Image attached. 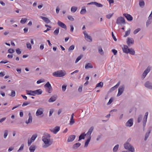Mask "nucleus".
I'll list each match as a JSON object with an SVG mask.
<instances>
[{
    "instance_id": "14",
    "label": "nucleus",
    "mask_w": 152,
    "mask_h": 152,
    "mask_svg": "<svg viewBox=\"0 0 152 152\" xmlns=\"http://www.w3.org/2000/svg\"><path fill=\"white\" fill-rule=\"evenodd\" d=\"M144 86L146 88L151 89H152V83L148 81L144 84Z\"/></svg>"
},
{
    "instance_id": "57",
    "label": "nucleus",
    "mask_w": 152,
    "mask_h": 152,
    "mask_svg": "<svg viewBox=\"0 0 152 152\" xmlns=\"http://www.w3.org/2000/svg\"><path fill=\"white\" fill-rule=\"evenodd\" d=\"M75 122L74 119H70L69 124L70 125H73Z\"/></svg>"
},
{
    "instance_id": "32",
    "label": "nucleus",
    "mask_w": 152,
    "mask_h": 152,
    "mask_svg": "<svg viewBox=\"0 0 152 152\" xmlns=\"http://www.w3.org/2000/svg\"><path fill=\"white\" fill-rule=\"evenodd\" d=\"M77 8L75 6H73L72 7L71 9V12L74 13L77 10Z\"/></svg>"
},
{
    "instance_id": "46",
    "label": "nucleus",
    "mask_w": 152,
    "mask_h": 152,
    "mask_svg": "<svg viewBox=\"0 0 152 152\" xmlns=\"http://www.w3.org/2000/svg\"><path fill=\"white\" fill-rule=\"evenodd\" d=\"M59 32V28H57L56 30L54 31V34L56 35H57Z\"/></svg>"
},
{
    "instance_id": "12",
    "label": "nucleus",
    "mask_w": 152,
    "mask_h": 152,
    "mask_svg": "<svg viewBox=\"0 0 152 152\" xmlns=\"http://www.w3.org/2000/svg\"><path fill=\"white\" fill-rule=\"evenodd\" d=\"M44 111V109L42 108H40L38 109L36 113V115L38 116L42 115L43 114Z\"/></svg>"
},
{
    "instance_id": "39",
    "label": "nucleus",
    "mask_w": 152,
    "mask_h": 152,
    "mask_svg": "<svg viewBox=\"0 0 152 152\" xmlns=\"http://www.w3.org/2000/svg\"><path fill=\"white\" fill-rule=\"evenodd\" d=\"M8 134V131L7 130H5L4 132V137L6 138Z\"/></svg>"
},
{
    "instance_id": "64",
    "label": "nucleus",
    "mask_w": 152,
    "mask_h": 152,
    "mask_svg": "<svg viewBox=\"0 0 152 152\" xmlns=\"http://www.w3.org/2000/svg\"><path fill=\"white\" fill-rule=\"evenodd\" d=\"M113 14H109L106 15V18L107 19H110L112 16Z\"/></svg>"
},
{
    "instance_id": "47",
    "label": "nucleus",
    "mask_w": 152,
    "mask_h": 152,
    "mask_svg": "<svg viewBox=\"0 0 152 152\" xmlns=\"http://www.w3.org/2000/svg\"><path fill=\"white\" fill-rule=\"evenodd\" d=\"M82 57V56H81V55L78 56L75 60V63H77L79 60H80L81 59Z\"/></svg>"
},
{
    "instance_id": "19",
    "label": "nucleus",
    "mask_w": 152,
    "mask_h": 152,
    "mask_svg": "<svg viewBox=\"0 0 152 152\" xmlns=\"http://www.w3.org/2000/svg\"><path fill=\"white\" fill-rule=\"evenodd\" d=\"M123 15L128 20L131 21L133 19L132 17L129 14L127 13H124L123 14Z\"/></svg>"
},
{
    "instance_id": "11",
    "label": "nucleus",
    "mask_w": 152,
    "mask_h": 152,
    "mask_svg": "<svg viewBox=\"0 0 152 152\" xmlns=\"http://www.w3.org/2000/svg\"><path fill=\"white\" fill-rule=\"evenodd\" d=\"M150 69L149 67H148L146 70H145L142 74V78L143 79L147 74L150 72Z\"/></svg>"
},
{
    "instance_id": "40",
    "label": "nucleus",
    "mask_w": 152,
    "mask_h": 152,
    "mask_svg": "<svg viewBox=\"0 0 152 152\" xmlns=\"http://www.w3.org/2000/svg\"><path fill=\"white\" fill-rule=\"evenodd\" d=\"M140 7H142L145 5V3L143 1H140L139 3Z\"/></svg>"
},
{
    "instance_id": "49",
    "label": "nucleus",
    "mask_w": 152,
    "mask_h": 152,
    "mask_svg": "<svg viewBox=\"0 0 152 152\" xmlns=\"http://www.w3.org/2000/svg\"><path fill=\"white\" fill-rule=\"evenodd\" d=\"M141 29L140 28H138L135 30H134L133 32V34H137L138 32Z\"/></svg>"
},
{
    "instance_id": "23",
    "label": "nucleus",
    "mask_w": 152,
    "mask_h": 152,
    "mask_svg": "<svg viewBox=\"0 0 152 152\" xmlns=\"http://www.w3.org/2000/svg\"><path fill=\"white\" fill-rule=\"evenodd\" d=\"M132 145L128 142H126L124 144V147L125 149H128Z\"/></svg>"
},
{
    "instance_id": "24",
    "label": "nucleus",
    "mask_w": 152,
    "mask_h": 152,
    "mask_svg": "<svg viewBox=\"0 0 152 152\" xmlns=\"http://www.w3.org/2000/svg\"><path fill=\"white\" fill-rule=\"evenodd\" d=\"M40 18L47 23H48L50 22V20L47 18L41 16H40Z\"/></svg>"
},
{
    "instance_id": "13",
    "label": "nucleus",
    "mask_w": 152,
    "mask_h": 152,
    "mask_svg": "<svg viewBox=\"0 0 152 152\" xmlns=\"http://www.w3.org/2000/svg\"><path fill=\"white\" fill-rule=\"evenodd\" d=\"M60 129V127L57 126L54 128L50 129V130L51 132L54 134H56L59 131Z\"/></svg>"
},
{
    "instance_id": "48",
    "label": "nucleus",
    "mask_w": 152,
    "mask_h": 152,
    "mask_svg": "<svg viewBox=\"0 0 152 152\" xmlns=\"http://www.w3.org/2000/svg\"><path fill=\"white\" fill-rule=\"evenodd\" d=\"M86 12V10L85 8L82 9L80 12V13L82 14H83Z\"/></svg>"
},
{
    "instance_id": "59",
    "label": "nucleus",
    "mask_w": 152,
    "mask_h": 152,
    "mask_svg": "<svg viewBox=\"0 0 152 152\" xmlns=\"http://www.w3.org/2000/svg\"><path fill=\"white\" fill-rule=\"evenodd\" d=\"M112 52L113 53L114 55H116L117 53V51L115 49H112Z\"/></svg>"
},
{
    "instance_id": "2",
    "label": "nucleus",
    "mask_w": 152,
    "mask_h": 152,
    "mask_svg": "<svg viewBox=\"0 0 152 152\" xmlns=\"http://www.w3.org/2000/svg\"><path fill=\"white\" fill-rule=\"evenodd\" d=\"M123 52L126 53H129L130 54L134 55L135 54V52L134 50L132 48H129L127 45H124L122 47Z\"/></svg>"
},
{
    "instance_id": "5",
    "label": "nucleus",
    "mask_w": 152,
    "mask_h": 152,
    "mask_svg": "<svg viewBox=\"0 0 152 152\" xmlns=\"http://www.w3.org/2000/svg\"><path fill=\"white\" fill-rule=\"evenodd\" d=\"M116 23L118 24H125V22L124 18L121 17H118Z\"/></svg>"
},
{
    "instance_id": "43",
    "label": "nucleus",
    "mask_w": 152,
    "mask_h": 152,
    "mask_svg": "<svg viewBox=\"0 0 152 152\" xmlns=\"http://www.w3.org/2000/svg\"><path fill=\"white\" fill-rule=\"evenodd\" d=\"M27 20V19L26 18H22L20 21V23L23 24L26 22Z\"/></svg>"
},
{
    "instance_id": "38",
    "label": "nucleus",
    "mask_w": 152,
    "mask_h": 152,
    "mask_svg": "<svg viewBox=\"0 0 152 152\" xmlns=\"http://www.w3.org/2000/svg\"><path fill=\"white\" fill-rule=\"evenodd\" d=\"M130 32V28H129L127 31L126 32L125 35H124V37H126L128 36Z\"/></svg>"
},
{
    "instance_id": "1",
    "label": "nucleus",
    "mask_w": 152,
    "mask_h": 152,
    "mask_svg": "<svg viewBox=\"0 0 152 152\" xmlns=\"http://www.w3.org/2000/svg\"><path fill=\"white\" fill-rule=\"evenodd\" d=\"M50 135L49 134H46L42 137V140L44 143L42 145V147L47 148L50 146L52 144V142L50 140Z\"/></svg>"
},
{
    "instance_id": "61",
    "label": "nucleus",
    "mask_w": 152,
    "mask_h": 152,
    "mask_svg": "<svg viewBox=\"0 0 152 152\" xmlns=\"http://www.w3.org/2000/svg\"><path fill=\"white\" fill-rule=\"evenodd\" d=\"M82 87H83V86H82V85L80 86H79V87L78 89V91L79 92H80L82 91Z\"/></svg>"
},
{
    "instance_id": "50",
    "label": "nucleus",
    "mask_w": 152,
    "mask_h": 152,
    "mask_svg": "<svg viewBox=\"0 0 152 152\" xmlns=\"http://www.w3.org/2000/svg\"><path fill=\"white\" fill-rule=\"evenodd\" d=\"M95 5L98 7H102L103 5L101 4L98 3L97 2L95 3Z\"/></svg>"
},
{
    "instance_id": "44",
    "label": "nucleus",
    "mask_w": 152,
    "mask_h": 152,
    "mask_svg": "<svg viewBox=\"0 0 152 152\" xmlns=\"http://www.w3.org/2000/svg\"><path fill=\"white\" fill-rule=\"evenodd\" d=\"M103 86V83L102 82H100L99 83H98L96 85V87H102Z\"/></svg>"
},
{
    "instance_id": "20",
    "label": "nucleus",
    "mask_w": 152,
    "mask_h": 152,
    "mask_svg": "<svg viewBox=\"0 0 152 152\" xmlns=\"http://www.w3.org/2000/svg\"><path fill=\"white\" fill-rule=\"evenodd\" d=\"M29 118L28 121H26L25 122L27 124L31 123L32 122V118L30 113H28Z\"/></svg>"
},
{
    "instance_id": "55",
    "label": "nucleus",
    "mask_w": 152,
    "mask_h": 152,
    "mask_svg": "<svg viewBox=\"0 0 152 152\" xmlns=\"http://www.w3.org/2000/svg\"><path fill=\"white\" fill-rule=\"evenodd\" d=\"M15 92L14 91H12L11 92V94L10 95V96L14 97L15 96Z\"/></svg>"
},
{
    "instance_id": "45",
    "label": "nucleus",
    "mask_w": 152,
    "mask_h": 152,
    "mask_svg": "<svg viewBox=\"0 0 152 152\" xmlns=\"http://www.w3.org/2000/svg\"><path fill=\"white\" fill-rule=\"evenodd\" d=\"M142 116L141 115H139L137 118L138 123H139L142 120Z\"/></svg>"
},
{
    "instance_id": "30",
    "label": "nucleus",
    "mask_w": 152,
    "mask_h": 152,
    "mask_svg": "<svg viewBox=\"0 0 152 152\" xmlns=\"http://www.w3.org/2000/svg\"><path fill=\"white\" fill-rule=\"evenodd\" d=\"M56 98L55 97H52L48 100V102H53L55 101L56 100Z\"/></svg>"
},
{
    "instance_id": "33",
    "label": "nucleus",
    "mask_w": 152,
    "mask_h": 152,
    "mask_svg": "<svg viewBox=\"0 0 152 152\" xmlns=\"http://www.w3.org/2000/svg\"><path fill=\"white\" fill-rule=\"evenodd\" d=\"M119 148V145L117 144L116 145L113 149V152H116L118 150Z\"/></svg>"
},
{
    "instance_id": "8",
    "label": "nucleus",
    "mask_w": 152,
    "mask_h": 152,
    "mask_svg": "<svg viewBox=\"0 0 152 152\" xmlns=\"http://www.w3.org/2000/svg\"><path fill=\"white\" fill-rule=\"evenodd\" d=\"M148 112H146L145 113L144 116V118L143 119V129L144 130L145 127L146 125V124L147 121V118L148 117Z\"/></svg>"
},
{
    "instance_id": "36",
    "label": "nucleus",
    "mask_w": 152,
    "mask_h": 152,
    "mask_svg": "<svg viewBox=\"0 0 152 152\" xmlns=\"http://www.w3.org/2000/svg\"><path fill=\"white\" fill-rule=\"evenodd\" d=\"M44 87L46 88H52L51 85L49 82H47V83L44 85Z\"/></svg>"
},
{
    "instance_id": "37",
    "label": "nucleus",
    "mask_w": 152,
    "mask_h": 152,
    "mask_svg": "<svg viewBox=\"0 0 152 152\" xmlns=\"http://www.w3.org/2000/svg\"><path fill=\"white\" fill-rule=\"evenodd\" d=\"M150 131L148 132H147L146 133L145 135V138H144V140L145 141H146L147 140V138H148V137L149 135V134H150Z\"/></svg>"
},
{
    "instance_id": "53",
    "label": "nucleus",
    "mask_w": 152,
    "mask_h": 152,
    "mask_svg": "<svg viewBox=\"0 0 152 152\" xmlns=\"http://www.w3.org/2000/svg\"><path fill=\"white\" fill-rule=\"evenodd\" d=\"M151 19L152 18L150 19L148 18V20L146 22L147 26L149 25L151 23Z\"/></svg>"
},
{
    "instance_id": "21",
    "label": "nucleus",
    "mask_w": 152,
    "mask_h": 152,
    "mask_svg": "<svg viewBox=\"0 0 152 152\" xmlns=\"http://www.w3.org/2000/svg\"><path fill=\"white\" fill-rule=\"evenodd\" d=\"M75 135H71L68 138L67 142H68L73 141L75 139Z\"/></svg>"
},
{
    "instance_id": "60",
    "label": "nucleus",
    "mask_w": 152,
    "mask_h": 152,
    "mask_svg": "<svg viewBox=\"0 0 152 152\" xmlns=\"http://www.w3.org/2000/svg\"><path fill=\"white\" fill-rule=\"evenodd\" d=\"M16 52L18 54H20L21 53V51H20V49L19 48H17L16 49Z\"/></svg>"
},
{
    "instance_id": "31",
    "label": "nucleus",
    "mask_w": 152,
    "mask_h": 152,
    "mask_svg": "<svg viewBox=\"0 0 152 152\" xmlns=\"http://www.w3.org/2000/svg\"><path fill=\"white\" fill-rule=\"evenodd\" d=\"M35 149L34 146L31 145L29 148V150L30 152H34Z\"/></svg>"
},
{
    "instance_id": "28",
    "label": "nucleus",
    "mask_w": 152,
    "mask_h": 152,
    "mask_svg": "<svg viewBox=\"0 0 152 152\" xmlns=\"http://www.w3.org/2000/svg\"><path fill=\"white\" fill-rule=\"evenodd\" d=\"M85 136L86 135L85 133H83L79 137L78 141H80L82 139H84Z\"/></svg>"
},
{
    "instance_id": "42",
    "label": "nucleus",
    "mask_w": 152,
    "mask_h": 152,
    "mask_svg": "<svg viewBox=\"0 0 152 152\" xmlns=\"http://www.w3.org/2000/svg\"><path fill=\"white\" fill-rule=\"evenodd\" d=\"M26 45L27 48L28 49H29V50H31V45L29 42H27L26 43Z\"/></svg>"
},
{
    "instance_id": "22",
    "label": "nucleus",
    "mask_w": 152,
    "mask_h": 152,
    "mask_svg": "<svg viewBox=\"0 0 152 152\" xmlns=\"http://www.w3.org/2000/svg\"><path fill=\"white\" fill-rule=\"evenodd\" d=\"M120 84V82H119L115 86L111 88L110 90V92H112L114 91L115 89H116L119 86Z\"/></svg>"
},
{
    "instance_id": "51",
    "label": "nucleus",
    "mask_w": 152,
    "mask_h": 152,
    "mask_svg": "<svg viewBox=\"0 0 152 152\" xmlns=\"http://www.w3.org/2000/svg\"><path fill=\"white\" fill-rule=\"evenodd\" d=\"M24 147V145L23 144H22L19 149L18 150V152H20V151H22L23 150Z\"/></svg>"
},
{
    "instance_id": "10",
    "label": "nucleus",
    "mask_w": 152,
    "mask_h": 152,
    "mask_svg": "<svg viewBox=\"0 0 152 152\" xmlns=\"http://www.w3.org/2000/svg\"><path fill=\"white\" fill-rule=\"evenodd\" d=\"M133 124V119L130 118L129 119L125 124V126L127 127H131Z\"/></svg>"
},
{
    "instance_id": "26",
    "label": "nucleus",
    "mask_w": 152,
    "mask_h": 152,
    "mask_svg": "<svg viewBox=\"0 0 152 152\" xmlns=\"http://www.w3.org/2000/svg\"><path fill=\"white\" fill-rule=\"evenodd\" d=\"M93 67L92 65L90 63H88L86 64L85 66V68L86 69H88L89 68H92Z\"/></svg>"
},
{
    "instance_id": "4",
    "label": "nucleus",
    "mask_w": 152,
    "mask_h": 152,
    "mask_svg": "<svg viewBox=\"0 0 152 152\" xmlns=\"http://www.w3.org/2000/svg\"><path fill=\"white\" fill-rule=\"evenodd\" d=\"M66 73L65 71L62 70L54 72L53 75L54 76L56 77H62L65 75Z\"/></svg>"
},
{
    "instance_id": "62",
    "label": "nucleus",
    "mask_w": 152,
    "mask_h": 152,
    "mask_svg": "<svg viewBox=\"0 0 152 152\" xmlns=\"http://www.w3.org/2000/svg\"><path fill=\"white\" fill-rule=\"evenodd\" d=\"M53 109H51L50 110V113H49V116H51L52 114H53Z\"/></svg>"
},
{
    "instance_id": "3",
    "label": "nucleus",
    "mask_w": 152,
    "mask_h": 152,
    "mask_svg": "<svg viewBox=\"0 0 152 152\" xmlns=\"http://www.w3.org/2000/svg\"><path fill=\"white\" fill-rule=\"evenodd\" d=\"M27 94L31 96H34L36 95L41 94L42 93V91L41 89H37L35 91H26Z\"/></svg>"
},
{
    "instance_id": "54",
    "label": "nucleus",
    "mask_w": 152,
    "mask_h": 152,
    "mask_svg": "<svg viewBox=\"0 0 152 152\" xmlns=\"http://www.w3.org/2000/svg\"><path fill=\"white\" fill-rule=\"evenodd\" d=\"M66 86L65 85H63L62 86V91H65L66 89Z\"/></svg>"
},
{
    "instance_id": "16",
    "label": "nucleus",
    "mask_w": 152,
    "mask_h": 152,
    "mask_svg": "<svg viewBox=\"0 0 152 152\" xmlns=\"http://www.w3.org/2000/svg\"><path fill=\"white\" fill-rule=\"evenodd\" d=\"M94 130V128L93 127H91L89 129L88 132L86 134H85L86 136L87 137H88H88H91V135L93 132Z\"/></svg>"
},
{
    "instance_id": "35",
    "label": "nucleus",
    "mask_w": 152,
    "mask_h": 152,
    "mask_svg": "<svg viewBox=\"0 0 152 152\" xmlns=\"http://www.w3.org/2000/svg\"><path fill=\"white\" fill-rule=\"evenodd\" d=\"M127 150H128L130 152H135V149L134 147L132 146H131Z\"/></svg>"
},
{
    "instance_id": "52",
    "label": "nucleus",
    "mask_w": 152,
    "mask_h": 152,
    "mask_svg": "<svg viewBox=\"0 0 152 152\" xmlns=\"http://www.w3.org/2000/svg\"><path fill=\"white\" fill-rule=\"evenodd\" d=\"M67 18L69 20L71 21H73L74 20V18H73L72 16L71 15L68 16Z\"/></svg>"
},
{
    "instance_id": "9",
    "label": "nucleus",
    "mask_w": 152,
    "mask_h": 152,
    "mask_svg": "<svg viewBox=\"0 0 152 152\" xmlns=\"http://www.w3.org/2000/svg\"><path fill=\"white\" fill-rule=\"evenodd\" d=\"M134 41L132 38L128 37L126 39V43L129 46H130L134 44Z\"/></svg>"
},
{
    "instance_id": "58",
    "label": "nucleus",
    "mask_w": 152,
    "mask_h": 152,
    "mask_svg": "<svg viewBox=\"0 0 152 152\" xmlns=\"http://www.w3.org/2000/svg\"><path fill=\"white\" fill-rule=\"evenodd\" d=\"M8 52L9 53H13L14 52V50L13 49L10 48L8 49Z\"/></svg>"
},
{
    "instance_id": "17",
    "label": "nucleus",
    "mask_w": 152,
    "mask_h": 152,
    "mask_svg": "<svg viewBox=\"0 0 152 152\" xmlns=\"http://www.w3.org/2000/svg\"><path fill=\"white\" fill-rule=\"evenodd\" d=\"M94 130V128L93 127H91L89 129L88 132L86 134H85L86 136L87 137H88H88H91V135L93 132Z\"/></svg>"
},
{
    "instance_id": "18",
    "label": "nucleus",
    "mask_w": 152,
    "mask_h": 152,
    "mask_svg": "<svg viewBox=\"0 0 152 152\" xmlns=\"http://www.w3.org/2000/svg\"><path fill=\"white\" fill-rule=\"evenodd\" d=\"M57 24L58 26H60L61 28L65 29H66V26L65 24L61 22L59 20L58 21Z\"/></svg>"
},
{
    "instance_id": "41",
    "label": "nucleus",
    "mask_w": 152,
    "mask_h": 152,
    "mask_svg": "<svg viewBox=\"0 0 152 152\" xmlns=\"http://www.w3.org/2000/svg\"><path fill=\"white\" fill-rule=\"evenodd\" d=\"M75 48V46L73 45H72L68 49L69 51H72Z\"/></svg>"
},
{
    "instance_id": "63",
    "label": "nucleus",
    "mask_w": 152,
    "mask_h": 152,
    "mask_svg": "<svg viewBox=\"0 0 152 152\" xmlns=\"http://www.w3.org/2000/svg\"><path fill=\"white\" fill-rule=\"evenodd\" d=\"M113 101V99L111 98L110 99L108 102L107 103V105H109L112 103Z\"/></svg>"
},
{
    "instance_id": "56",
    "label": "nucleus",
    "mask_w": 152,
    "mask_h": 152,
    "mask_svg": "<svg viewBox=\"0 0 152 152\" xmlns=\"http://www.w3.org/2000/svg\"><path fill=\"white\" fill-rule=\"evenodd\" d=\"M46 91L48 92L49 93H50L51 92V91L52 90V87L51 88H46Z\"/></svg>"
},
{
    "instance_id": "25",
    "label": "nucleus",
    "mask_w": 152,
    "mask_h": 152,
    "mask_svg": "<svg viewBox=\"0 0 152 152\" xmlns=\"http://www.w3.org/2000/svg\"><path fill=\"white\" fill-rule=\"evenodd\" d=\"M83 34L84 35L85 37V38H87L89 39L90 40V42H91L92 41V39L90 36L88 35L87 33L86 32V31L83 32Z\"/></svg>"
},
{
    "instance_id": "7",
    "label": "nucleus",
    "mask_w": 152,
    "mask_h": 152,
    "mask_svg": "<svg viewBox=\"0 0 152 152\" xmlns=\"http://www.w3.org/2000/svg\"><path fill=\"white\" fill-rule=\"evenodd\" d=\"M124 89V85L121 86L118 89V92L117 96L118 97L121 95L123 93Z\"/></svg>"
},
{
    "instance_id": "29",
    "label": "nucleus",
    "mask_w": 152,
    "mask_h": 152,
    "mask_svg": "<svg viewBox=\"0 0 152 152\" xmlns=\"http://www.w3.org/2000/svg\"><path fill=\"white\" fill-rule=\"evenodd\" d=\"M81 145V143L79 142L77 143L74 144L73 146V148L74 149H76L79 147Z\"/></svg>"
},
{
    "instance_id": "34",
    "label": "nucleus",
    "mask_w": 152,
    "mask_h": 152,
    "mask_svg": "<svg viewBox=\"0 0 152 152\" xmlns=\"http://www.w3.org/2000/svg\"><path fill=\"white\" fill-rule=\"evenodd\" d=\"M91 140V137H89L88 138L87 140L86 141L84 147H86L88 146L89 142Z\"/></svg>"
},
{
    "instance_id": "6",
    "label": "nucleus",
    "mask_w": 152,
    "mask_h": 152,
    "mask_svg": "<svg viewBox=\"0 0 152 152\" xmlns=\"http://www.w3.org/2000/svg\"><path fill=\"white\" fill-rule=\"evenodd\" d=\"M37 137V135L36 134L33 135L31 138L30 139L28 140V146H30L32 142H33L36 137Z\"/></svg>"
},
{
    "instance_id": "15",
    "label": "nucleus",
    "mask_w": 152,
    "mask_h": 152,
    "mask_svg": "<svg viewBox=\"0 0 152 152\" xmlns=\"http://www.w3.org/2000/svg\"><path fill=\"white\" fill-rule=\"evenodd\" d=\"M94 130V128L93 127H91L89 129L88 132L86 134H85L86 136L87 137H88H88H91V135L93 132Z\"/></svg>"
},
{
    "instance_id": "27",
    "label": "nucleus",
    "mask_w": 152,
    "mask_h": 152,
    "mask_svg": "<svg viewBox=\"0 0 152 152\" xmlns=\"http://www.w3.org/2000/svg\"><path fill=\"white\" fill-rule=\"evenodd\" d=\"M98 50L99 53L101 55H103L104 54V52L101 47L99 46V47L98 48Z\"/></svg>"
}]
</instances>
